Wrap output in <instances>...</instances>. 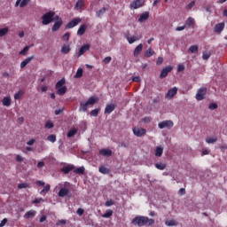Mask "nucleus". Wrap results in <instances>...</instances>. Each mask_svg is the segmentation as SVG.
Returning a JSON list of instances; mask_svg holds the SVG:
<instances>
[{
	"label": "nucleus",
	"instance_id": "nucleus-1",
	"mask_svg": "<svg viewBox=\"0 0 227 227\" xmlns=\"http://www.w3.org/2000/svg\"><path fill=\"white\" fill-rule=\"evenodd\" d=\"M155 223V220L148 218V216H136L132 220V224L138 225L139 227L141 226H146L147 223L149 226H152Z\"/></svg>",
	"mask_w": 227,
	"mask_h": 227
},
{
	"label": "nucleus",
	"instance_id": "nucleus-2",
	"mask_svg": "<svg viewBox=\"0 0 227 227\" xmlns=\"http://www.w3.org/2000/svg\"><path fill=\"white\" fill-rule=\"evenodd\" d=\"M56 15V12L50 11L46 13H44L42 16V24L43 26H49L51 22L54 21V16Z\"/></svg>",
	"mask_w": 227,
	"mask_h": 227
},
{
	"label": "nucleus",
	"instance_id": "nucleus-3",
	"mask_svg": "<svg viewBox=\"0 0 227 227\" xmlns=\"http://www.w3.org/2000/svg\"><path fill=\"white\" fill-rule=\"evenodd\" d=\"M81 22V18H74L66 25V29H72L73 27H75V26H79Z\"/></svg>",
	"mask_w": 227,
	"mask_h": 227
},
{
	"label": "nucleus",
	"instance_id": "nucleus-4",
	"mask_svg": "<svg viewBox=\"0 0 227 227\" xmlns=\"http://www.w3.org/2000/svg\"><path fill=\"white\" fill-rule=\"evenodd\" d=\"M133 134L137 137H142V136H146V129L135 127L133 128Z\"/></svg>",
	"mask_w": 227,
	"mask_h": 227
},
{
	"label": "nucleus",
	"instance_id": "nucleus-5",
	"mask_svg": "<svg viewBox=\"0 0 227 227\" xmlns=\"http://www.w3.org/2000/svg\"><path fill=\"white\" fill-rule=\"evenodd\" d=\"M173 121H162L158 124L159 129H173Z\"/></svg>",
	"mask_w": 227,
	"mask_h": 227
},
{
	"label": "nucleus",
	"instance_id": "nucleus-6",
	"mask_svg": "<svg viewBox=\"0 0 227 227\" xmlns=\"http://www.w3.org/2000/svg\"><path fill=\"white\" fill-rule=\"evenodd\" d=\"M207 95V88L203 87L199 89L197 94H196V99L200 101L204 100L205 96Z\"/></svg>",
	"mask_w": 227,
	"mask_h": 227
},
{
	"label": "nucleus",
	"instance_id": "nucleus-7",
	"mask_svg": "<svg viewBox=\"0 0 227 227\" xmlns=\"http://www.w3.org/2000/svg\"><path fill=\"white\" fill-rule=\"evenodd\" d=\"M176 93H178V88L174 87L168 90L165 98H168V100H171V98H173L175 95H176Z\"/></svg>",
	"mask_w": 227,
	"mask_h": 227
},
{
	"label": "nucleus",
	"instance_id": "nucleus-8",
	"mask_svg": "<svg viewBox=\"0 0 227 227\" xmlns=\"http://www.w3.org/2000/svg\"><path fill=\"white\" fill-rule=\"evenodd\" d=\"M173 70V67L168 66L164 67L160 74V79H166V77H168V74H169V72H171Z\"/></svg>",
	"mask_w": 227,
	"mask_h": 227
},
{
	"label": "nucleus",
	"instance_id": "nucleus-9",
	"mask_svg": "<svg viewBox=\"0 0 227 227\" xmlns=\"http://www.w3.org/2000/svg\"><path fill=\"white\" fill-rule=\"evenodd\" d=\"M90 43H86L82 45L78 51V54H77L78 58H81L82 54H85V52H88V51H90Z\"/></svg>",
	"mask_w": 227,
	"mask_h": 227
},
{
	"label": "nucleus",
	"instance_id": "nucleus-10",
	"mask_svg": "<svg viewBox=\"0 0 227 227\" xmlns=\"http://www.w3.org/2000/svg\"><path fill=\"white\" fill-rule=\"evenodd\" d=\"M143 6V0H134L130 4V8H133V10H137V8H141Z\"/></svg>",
	"mask_w": 227,
	"mask_h": 227
},
{
	"label": "nucleus",
	"instance_id": "nucleus-11",
	"mask_svg": "<svg viewBox=\"0 0 227 227\" xmlns=\"http://www.w3.org/2000/svg\"><path fill=\"white\" fill-rule=\"evenodd\" d=\"M114 109H116L115 104L106 105V106L105 108V114H111V113H113V111H114Z\"/></svg>",
	"mask_w": 227,
	"mask_h": 227
},
{
	"label": "nucleus",
	"instance_id": "nucleus-12",
	"mask_svg": "<svg viewBox=\"0 0 227 227\" xmlns=\"http://www.w3.org/2000/svg\"><path fill=\"white\" fill-rule=\"evenodd\" d=\"M35 59V56L28 57L20 63V68H26V66L29 65Z\"/></svg>",
	"mask_w": 227,
	"mask_h": 227
},
{
	"label": "nucleus",
	"instance_id": "nucleus-13",
	"mask_svg": "<svg viewBox=\"0 0 227 227\" xmlns=\"http://www.w3.org/2000/svg\"><path fill=\"white\" fill-rule=\"evenodd\" d=\"M74 169H75V166L67 165L61 168V172L64 173V175H68V173H70V171H74Z\"/></svg>",
	"mask_w": 227,
	"mask_h": 227
},
{
	"label": "nucleus",
	"instance_id": "nucleus-14",
	"mask_svg": "<svg viewBox=\"0 0 227 227\" xmlns=\"http://www.w3.org/2000/svg\"><path fill=\"white\" fill-rule=\"evenodd\" d=\"M148 19H150V12H145L140 14L138 22H140V23L146 22V20H148Z\"/></svg>",
	"mask_w": 227,
	"mask_h": 227
},
{
	"label": "nucleus",
	"instance_id": "nucleus-15",
	"mask_svg": "<svg viewBox=\"0 0 227 227\" xmlns=\"http://www.w3.org/2000/svg\"><path fill=\"white\" fill-rule=\"evenodd\" d=\"M68 192H70V190L67 187L60 188L59 192V198H65V196H68Z\"/></svg>",
	"mask_w": 227,
	"mask_h": 227
},
{
	"label": "nucleus",
	"instance_id": "nucleus-16",
	"mask_svg": "<svg viewBox=\"0 0 227 227\" xmlns=\"http://www.w3.org/2000/svg\"><path fill=\"white\" fill-rule=\"evenodd\" d=\"M99 155H103V157H111L113 155V151H111V149H101L99 151Z\"/></svg>",
	"mask_w": 227,
	"mask_h": 227
},
{
	"label": "nucleus",
	"instance_id": "nucleus-17",
	"mask_svg": "<svg viewBox=\"0 0 227 227\" xmlns=\"http://www.w3.org/2000/svg\"><path fill=\"white\" fill-rule=\"evenodd\" d=\"M196 24V20H194V18L189 17L185 21V26H188V27H192V29H194V25Z\"/></svg>",
	"mask_w": 227,
	"mask_h": 227
},
{
	"label": "nucleus",
	"instance_id": "nucleus-18",
	"mask_svg": "<svg viewBox=\"0 0 227 227\" xmlns=\"http://www.w3.org/2000/svg\"><path fill=\"white\" fill-rule=\"evenodd\" d=\"M142 51H143V43H140L135 48L133 56L135 58H137V56H139V54H141Z\"/></svg>",
	"mask_w": 227,
	"mask_h": 227
},
{
	"label": "nucleus",
	"instance_id": "nucleus-19",
	"mask_svg": "<svg viewBox=\"0 0 227 227\" xmlns=\"http://www.w3.org/2000/svg\"><path fill=\"white\" fill-rule=\"evenodd\" d=\"M87 27H88V25H86V24L81 25L77 31L78 36H82V35H84L86 33Z\"/></svg>",
	"mask_w": 227,
	"mask_h": 227
},
{
	"label": "nucleus",
	"instance_id": "nucleus-20",
	"mask_svg": "<svg viewBox=\"0 0 227 227\" xmlns=\"http://www.w3.org/2000/svg\"><path fill=\"white\" fill-rule=\"evenodd\" d=\"M35 215H36V211H35L34 209H31L25 214L24 218L33 219V217H35Z\"/></svg>",
	"mask_w": 227,
	"mask_h": 227
},
{
	"label": "nucleus",
	"instance_id": "nucleus-21",
	"mask_svg": "<svg viewBox=\"0 0 227 227\" xmlns=\"http://www.w3.org/2000/svg\"><path fill=\"white\" fill-rule=\"evenodd\" d=\"M126 40H128L129 43H134L135 42H137V40L140 39L139 36H130L129 34L125 35Z\"/></svg>",
	"mask_w": 227,
	"mask_h": 227
},
{
	"label": "nucleus",
	"instance_id": "nucleus-22",
	"mask_svg": "<svg viewBox=\"0 0 227 227\" xmlns=\"http://www.w3.org/2000/svg\"><path fill=\"white\" fill-rule=\"evenodd\" d=\"M63 26V20H59L57 22L54 23V25L51 27V31H58L59 30V27Z\"/></svg>",
	"mask_w": 227,
	"mask_h": 227
},
{
	"label": "nucleus",
	"instance_id": "nucleus-23",
	"mask_svg": "<svg viewBox=\"0 0 227 227\" xmlns=\"http://www.w3.org/2000/svg\"><path fill=\"white\" fill-rule=\"evenodd\" d=\"M2 104H3V106H5L6 107H10V106H12V98L4 97L2 99Z\"/></svg>",
	"mask_w": 227,
	"mask_h": 227
},
{
	"label": "nucleus",
	"instance_id": "nucleus-24",
	"mask_svg": "<svg viewBox=\"0 0 227 227\" xmlns=\"http://www.w3.org/2000/svg\"><path fill=\"white\" fill-rule=\"evenodd\" d=\"M57 90L56 94L59 95L60 97H63V95H65V93H67V86H63V87H59Z\"/></svg>",
	"mask_w": 227,
	"mask_h": 227
},
{
	"label": "nucleus",
	"instance_id": "nucleus-25",
	"mask_svg": "<svg viewBox=\"0 0 227 227\" xmlns=\"http://www.w3.org/2000/svg\"><path fill=\"white\" fill-rule=\"evenodd\" d=\"M224 29V22L218 23L215 26V33H221Z\"/></svg>",
	"mask_w": 227,
	"mask_h": 227
},
{
	"label": "nucleus",
	"instance_id": "nucleus-26",
	"mask_svg": "<svg viewBox=\"0 0 227 227\" xmlns=\"http://www.w3.org/2000/svg\"><path fill=\"white\" fill-rule=\"evenodd\" d=\"M74 175H84V171H86V168L84 167H79L76 168H74Z\"/></svg>",
	"mask_w": 227,
	"mask_h": 227
},
{
	"label": "nucleus",
	"instance_id": "nucleus-27",
	"mask_svg": "<svg viewBox=\"0 0 227 227\" xmlns=\"http://www.w3.org/2000/svg\"><path fill=\"white\" fill-rule=\"evenodd\" d=\"M97 102H98V98H95V97H90L86 103L89 106H95V104H97Z\"/></svg>",
	"mask_w": 227,
	"mask_h": 227
},
{
	"label": "nucleus",
	"instance_id": "nucleus-28",
	"mask_svg": "<svg viewBox=\"0 0 227 227\" xmlns=\"http://www.w3.org/2000/svg\"><path fill=\"white\" fill-rule=\"evenodd\" d=\"M162 153H164V148L158 146L155 150V157H162Z\"/></svg>",
	"mask_w": 227,
	"mask_h": 227
},
{
	"label": "nucleus",
	"instance_id": "nucleus-29",
	"mask_svg": "<svg viewBox=\"0 0 227 227\" xmlns=\"http://www.w3.org/2000/svg\"><path fill=\"white\" fill-rule=\"evenodd\" d=\"M88 106L89 105L86 102L85 103L81 102L79 111L82 113H86V111H88Z\"/></svg>",
	"mask_w": 227,
	"mask_h": 227
},
{
	"label": "nucleus",
	"instance_id": "nucleus-30",
	"mask_svg": "<svg viewBox=\"0 0 227 227\" xmlns=\"http://www.w3.org/2000/svg\"><path fill=\"white\" fill-rule=\"evenodd\" d=\"M71 49H70V45H67V44H64L61 48V52L62 54H68V52H70Z\"/></svg>",
	"mask_w": 227,
	"mask_h": 227
},
{
	"label": "nucleus",
	"instance_id": "nucleus-31",
	"mask_svg": "<svg viewBox=\"0 0 227 227\" xmlns=\"http://www.w3.org/2000/svg\"><path fill=\"white\" fill-rule=\"evenodd\" d=\"M99 173L102 175H109V168H106L105 166H101L98 168Z\"/></svg>",
	"mask_w": 227,
	"mask_h": 227
},
{
	"label": "nucleus",
	"instance_id": "nucleus-32",
	"mask_svg": "<svg viewBox=\"0 0 227 227\" xmlns=\"http://www.w3.org/2000/svg\"><path fill=\"white\" fill-rule=\"evenodd\" d=\"M31 48V46H26L23 48V50H21L19 54L20 56H27V52H29V49Z\"/></svg>",
	"mask_w": 227,
	"mask_h": 227
},
{
	"label": "nucleus",
	"instance_id": "nucleus-33",
	"mask_svg": "<svg viewBox=\"0 0 227 227\" xmlns=\"http://www.w3.org/2000/svg\"><path fill=\"white\" fill-rule=\"evenodd\" d=\"M77 134V129L75 128H71L69 131L67 132V137H74Z\"/></svg>",
	"mask_w": 227,
	"mask_h": 227
},
{
	"label": "nucleus",
	"instance_id": "nucleus-34",
	"mask_svg": "<svg viewBox=\"0 0 227 227\" xmlns=\"http://www.w3.org/2000/svg\"><path fill=\"white\" fill-rule=\"evenodd\" d=\"M84 7V1L83 0H78L75 4L76 10H82Z\"/></svg>",
	"mask_w": 227,
	"mask_h": 227
},
{
	"label": "nucleus",
	"instance_id": "nucleus-35",
	"mask_svg": "<svg viewBox=\"0 0 227 227\" xmlns=\"http://www.w3.org/2000/svg\"><path fill=\"white\" fill-rule=\"evenodd\" d=\"M154 166L156 169H160V171H164V168H166V163H162V162L155 163Z\"/></svg>",
	"mask_w": 227,
	"mask_h": 227
},
{
	"label": "nucleus",
	"instance_id": "nucleus-36",
	"mask_svg": "<svg viewBox=\"0 0 227 227\" xmlns=\"http://www.w3.org/2000/svg\"><path fill=\"white\" fill-rule=\"evenodd\" d=\"M153 54H155V51H153L152 50V48H149L147 51H145L144 56H145V58H152V56H153Z\"/></svg>",
	"mask_w": 227,
	"mask_h": 227
},
{
	"label": "nucleus",
	"instance_id": "nucleus-37",
	"mask_svg": "<svg viewBox=\"0 0 227 227\" xmlns=\"http://www.w3.org/2000/svg\"><path fill=\"white\" fill-rule=\"evenodd\" d=\"M30 188H31V184H29V183H21L18 184V189H30Z\"/></svg>",
	"mask_w": 227,
	"mask_h": 227
},
{
	"label": "nucleus",
	"instance_id": "nucleus-38",
	"mask_svg": "<svg viewBox=\"0 0 227 227\" xmlns=\"http://www.w3.org/2000/svg\"><path fill=\"white\" fill-rule=\"evenodd\" d=\"M83 72L84 70H82V68H78L76 74H74V79H81V77H82Z\"/></svg>",
	"mask_w": 227,
	"mask_h": 227
},
{
	"label": "nucleus",
	"instance_id": "nucleus-39",
	"mask_svg": "<svg viewBox=\"0 0 227 227\" xmlns=\"http://www.w3.org/2000/svg\"><path fill=\"white\" fill-rule=\"evenodd\" d=\"M65 82H66L65 78H62L61 80L57 82V83L55 85V89L63 88V85L65 84Z\"/></svg>",
	"mask_w": 227,
	"mask_h": 227
},
{
	"label": "nucleus",
	"instance_id": "nucleus-40",
	"mask_svg": "<svg viewBox=\"0 0 227 227\" xmlns=\"http://www.w3.org/2000/svg\"><path fill=\"white\" fill-rule=\"evenodd\" d=\"M166 226H176L178 223L176 220H168L165 222Z\"/></svg>",
	"mask_w": 227,
	"mask_h": 227
},
{
	"label": "nucleus",
	"instance_id": "nucleus-41",
	"mask_svg": "<svg viewBox=\"0 0 227 227\" xmlns=\"http://www.w3.org/2000/svg\"><path fill=\"white\" fill-rule=\"evenodd\" d=\"M106 12H107V9L106 7H103L96 12V15L97 17H102V15H104Z\"/></svg>",
	"mask_w": 227,
	"mask_h": 227
},
{
	"label": "nucleus",
	"instance_id": "nucleus-42",
	"mask_svg": "<svg viewBox=\"0 0 227 227\" xmlns=\"http://www.w3.org/2000/svg\"><path fill=\"white\" fill-rule=\"evenodd\" d=\"M8 31L10 29L8 27H4L0 29V37L5 36V35H8Z\"/></svg>",
	"mask_w": 227,
	"mask_h": 227
},
{
	"label": "nucleus",
	"instance_id": "nucleus-43",
	"mask_svg": "<svg viewBox=\"0 0 227 227\" xmlns=\"http://www.w3.org/2000/svg\"><path fill=\"white\" fill-rule=\"evenodd\" d=\"M210 56H212V53L210 51H204L202 54V59L207 61V59H208Z\"/></svg>",
	"mask_w": 227,
	"mask_h": 227
},
{
	"label": "nucleus",
	"instance_id": "nucleus-44",
	"mask_svg": "<svg viewBox=\"0 0 227 227\" xmlns=\"http://www.w3.org/2000/svg\"><path fill=\"white\" fill-rule=\"evenodd\" d=\"M113 215V210L108 209L106 212L102 215V217H105L106 219H109Z\"/></svg>",
	"mask_w": 227,
	"mask_h": 227
},
{
	"label": "nucleus",
	"instance_id": "nucleus-45",
	"mask_svg": "<svg viewBox=\"0 0 227 227\" xmlns=\"http://www.w3.org/2000/svg\"><path fill=\"white\" fill-rule=\"evenodd\" d=\"M56 135L51 134L47 137V141H50V143H54L56 141Z\"/></svg>",
	"mask_w": 227,
	"mask_h": 227
},
{
	"label": "nucleus",
	"instance_id": "nucleus-46",
	"mask_svg": "<svg viewBox=\"0 0 227 227\" xmlns=\"http://www.w3.org/2000/svg\"><path fill=\"white\" fill-rule=\"evenodd\" d=\"M198 45H192L189 48V51L192 52V54H194V52H198Z\"/></svg>",
	"mask_w": 227,
	"mask_h": 227
},
{
	"label": "nucleus",
	"instance_id": "nucleus-47",
	"mask_svg": "<svg viewBox=\"0 0 227 227\" xmlns=\"http://www.w3.org/2000/svg\"><path fill=\"white\" fill-rule=\"evenodd\" d=\"M98 113H100V109L96 108V109H94V110H92V111L90 112V116H95V117H97V116H98Z\"/></svg>",
	"mask_w": 227,
	"mask_h": 227
},
{
	"label": "nucleus",
	"instance_id": "nucleus-48",
	"mask_svg": "<svg viewBox=\"0 0 227 227\" xmlns=\"http://www.w3.org/2000/svg\"><path fill=\"white\" fill-rule=\"evenodd\" d=\"M22 95H23V93H22V91H18L15 95H14V98H15V100H20V98H22Z\"/></svg>",
	"mask_w": 227,
	"mask_h": 227
},
{
	"label": "nucleus",
	"instance_id": "nucleus-49",
	"mask_svg": "<svg viewBox=\"0 0 227 227\" xmlns=\"http://www.w3.org/2000/svg\"><path fill=\"white\" fill-rule=\"evenodd\" d=\"M216 141H217V137H207L206 139V142L208 144L216 143Z\"/></svg>",
	"mask_w": 227,
	"mask_h": 227
},
{
	"label": "nucleus",
	"instance_id": "nucleus-50",
	"mask_svg": "<svg viewBox=\"0 0 227 227\" xmlns=\"http://www.w3.org/2000/svg\"><path fill=\"white\" fill-rule=\"evenodd\" d=\"M45 129H53L54 128V123H52V121H47L45 123V126H44Z\"/></svg>",
	"mask_w": 227,
	"mask_h": 227
},
{
	"label": "nucleus",
	"instance_id": "nucleus-51",
	"mask_svg": "<svg viewBox=\"0 0 227 227\" xmlns=\"http://www.w3.org/2000/svg\"><path fill=\"white\" fill-rule=\"evenodd\" d=\"M113 59V58L111 57H106L104 59H103V63H105V65H109V63H111V60Z\"/></svg>",
	"mask_w": 227,
	"mask_h": 227
},
{
	"label": "nucleus",
	"instance_id": "nucleus-52",
	"mask_svg": "<svg viewBox=\"0 0 227 227\" xmlns=\"http://www.w3.org/2000/svg\"><path fill=\"white\" fill-rule=\"evenodd\" d=\"M185 70V66L184 64H179L177 67V72H184Z\"/></svg>",
	"mask_w": 227,
	"mask_h": 227
},
{
	"label": "nucleus",
	"instance_id": "nucleus-53",
	"mask_svg": "<svg viewBox=\"0 0 227 227\" xmlns=\"http://www.w3.org/2000/svg\"><path fill=\"white\" fill-rule=\"evenodd\" d=\"M196 4V1H192L187 6V10H192V8H194V5Z\"/></svg>",
	"mask_w": 227,
	"mask_h": 227
},
{
	"label": "nucleus",
	"instance_id": "nucleus-54",
	"mask_svg": "<svg viewBox=\"0 0 227 227\" xmlns=\"http://www.w3.org/2000/svg\"><path fill=\"white\" fill-rule=\"evenodd\" d=\"M63 40L66 42H68V40H70V32H67L63 35Z\"/></svg>",
	"mask_w": 227,
	"mask_h": 227
},
{
	"label": "nucleus",
	"instance_id": "nucleus-55",
	"mask_svg": "<svg viewBox=\"0 0 227 227\" xmlns=\"http://www.w3.org/2000/svg\"><path fill=\"white\" fill-rule=\"evenodd\" d=\"M164 63V59L162 57H159L156 61V65L160 66Z\"/></svg>",
	"mask_w": 227,
	"mask_h": 227
},
{
	"label": "nucleus",
	"instance_id": "nucleus-56",
	"mask_svg": "<svg viewBox=\"0 0 227 227\" xmlns=\"http://www.w3.org/2000/svg\"><path fill=\"white\" fill-rule=\"evenodd\" d=\"M29 3V0H22L20 4V8H24V6H27V4Z\"/></svg>",
	"mask_w": 227,
	"mask_h": 227
},
{
	"label": "nucleus",
	"instance_id": "nucleus-57",
	"mask_svg": "<svg viewBox=\"0 0 227 227\" xmlns=\"http://www.w3.org/2000/svg\"><path fill=\"white\" fill-rule=\"evenodd\" d=\"M113 205H114V201H113V200H107L105 203V206L106 207H113Z\"/></svg>",
	"mask_w": 227,
	"mask_h": 227
},
{
	"label": "nucleus",
	"instance_id": "nucleus-58",
	"mask_svg": "<svg viewBox=\"0 0 227 227\" xmlns=\"http://www.w3.org/2000/svg\"><path fill=\"white\" fill-rule=\"evenodd\" d=\"M208 108L211 110V111H214V109H217V104L215 103H211L208 106Z\"/></svg>",
	"mask_w": 227,
	"mask_h": 227
},
{
	"label": "nucleus",
	"instance_id": "nucleus-59",
	"mask_svg": "<svg viewBox=\"0 0 227 227\" xmlns=\"http://www.w3.org/2000/svg\"><path fill=\"white\" fill-rule=\"evenodd\" d=\"M63 111H65V107L55 110L56 116H58L59 114H61V113H63Z\"/></svg>",
	"mask_w": 227,
	"mask_h": 227
},
{
	"label": "nucleus",
	"instance_id": "nucleus-60",
	"mask_svg": "<svg viewBox=\"0 0 227 227\" xmlns=\"http://www.w3.org/2000/svg\"><path fill=\"white\" fill-rule=\"evenodd\" d=\"M35 184L38 187H45V182L43 181H36Z\"/></svg>",
	"mask_w": 227,
	"mask_h": 227
},
{
	"label": "nucleus",
	"instance_id": "nucleus-61",
	"mask_svg": "<svg viewBox=\"0 0 227 227\" xmlns=\"http://www.w3.org/2000/svg\"><path fill=\"white\" fill-rule=\"evenodd\" d=\"M42 201H43V200L42 198H36L35 199L32 203L34 204H38V203H42Z\"/></svg>",
	"mask_w": 227,
	"mask_h": 227
},
{
	"label": "nucleus",
	"instance_id": "nucleus-62",
	"mask_svg": "<svg viewBox=\"0 0 227 227\" xmlns=\"http://www.w3.org/2000/svg\"><path fill=\"white\" fill-rule=\"evenodd\" d=\"M6 223H8V219L7 218H4L1 223H0V227H4L6 226Z\"/></svg>",
	"mask_w": 227,
	"mask_h": 227
},
{
	"label": "nucleus",
	"instance_id": "nucleus-63",
	"mask_svg": "<svg viewBox=\"0 0 227 227\" xmlns=\"http://www.w3.org/2000/svg\"><path fill=\"white\" fill-rule=\"evenodd\" d=\"M76 214L77 215H80V216L82 215V214H84V209L79 207L76 211Z\"/></svg>",
	"mask_w": 227,
	"mask_h": 227
},
{
	"label": "nucleus",
	"instance_id": "nucleus-64",
	"mask_svg": "<svg viewBox=\"0 0 227 227\" xmlns=\"http://www.w3.org/2000/svg\"><path fill=\"white\" fill-rule=\"evenodd\" d=\"M178 194L180 196H184L185 194V188H181L179 191H178Z\"/></svg>",
	"mask_w": 227,
	"mask_h": 227
}]
</instances>
